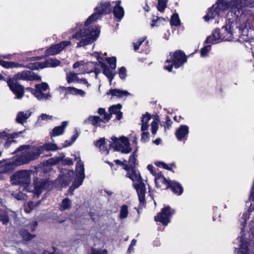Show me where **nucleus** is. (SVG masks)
Here are the masks:
<instances>
[{
	"instance_id": "f257e3e1",
	"label": "nucleus",
	"mask_w": 254,
	"mask_h": 254,
	"mask_svg": "<svg viewBox=\"0 0 254 254\" xmlns=\"http://www.w3.org/2000/svg\"><path fill=\"white\" fill-rule=\"evenodd\" d=\"M249 0H217L216 3L209 8L206 15L204 16L205 21L216 19L227 13L228 16L233 14H240L242 9L248 5Z\"/></svg>"
},
{
	"instance_id": "f03ea898",
	"label": "nucleus",
	"mask_w": 254,
	"mask_h": 254,
	"mask_svg": "<svg viewBox=\"0 0 254 254\" xmlns=\"http://www.w3.org/2000/svg\"><path fill=\"white\" fill-rule=\"evenodd\" d=\"M93 22L90 21L84 24L76 23V26L71 29L73 33L71 39L77 41L76 48H79L92 44L99 37L100 30L95 25L89 26Z\"/></svg>"
},
{
	"instance_id": "7ed1b4c3",
	"label": "nucleus",
	"mask_w": 254,
	"mask_h": 254,
	"mask_svg": "<svg viewBox=\"0 0 254 254\" xmlns=\"http://www.w3.org/2000/svg\"><path fill=\"white\" fill-rule=\"evenodd\" d=\"M237 12V14H233L232 18L229 17L225 24L220 29L221 36L223 41H231L235 39L237 36V31L244 32L249 27L250 23L248 18L244 15Z\"/></svg>"
},
{
	"instance_id": "20e7f679",
	"label": "nucleus",
	"mask_w": 254,
	"mask_h": 254,
	"mask_svg": "<svg viewBox=\"0 0 254 254\" xmlns=\"http://www.w3.org/2000/svg\"><path fill=\"white\" fill-rule=\"evenodd\" d=\"M124 169L127 172L126 177L133 182V186L136 190L139 200V206L142 207L145 203L146 188L140 173L134 168H129L127 165H125Z\"/></svg>"
},
{
	"instance_id": "39448f33",
	"label": "nucleus",
	"mask_w": 254,
	"mask_h": 254,
	"mask_svg": "<svg viewBox=\"0 0 254 254\" xmlns=\"http://www.w3.org/2000/svg\"><path fill=\"white\" fill-rule=\"evenodd\" d=\"M17 152H20V154L16 158L19 161L18 164L21 165L38 159L41 154L39 146L30 145L20 146L12 154Z\"/></svg>"
},
{
	"instance_id": "423d86ee",
	"label": "nucleus",
	"mask_w": 254,
	"mask_h": 254,
	"mask_svg": "<svg viewBox=\"0 0 254 254\" xmlns=\"http://www.w3.org/2000/svg\"><path fill=\"white\" fill-rule=\"evenodd\" d=\"M187 62V57L185 53L180 50L174 53H170L166 60L164 68L171 72L174 66L176 68H179Z\"/></svg>"
},
{
	"instance_id": "0eeeda50",
	"label": "nucleus",
	"mask_w": 254,
	"mask_h": 254,
	"mask_svg": "<svg viewBox=\"0 0 254 254\" xmlns=\"http://www.w3.org/2000/svg\"><path fill=\"white\" fill-rule=\"evenodd\" d=\"M95 56L97 59L98 60L101 64V67L103 69V74L108 78L110 80V84H112V81L114 78L116 74L115 69L116 68V58L114 57L111 58H107L106 61L109 64V65L105 64L101 62L100 60H103L102 58L100 57L99 53H95L93 54Z\"/></svg>"
},
{
	"instance_id": "6e6552de",
	"label": "nucleus",
	"mask_w": 254,
	"mask_h": 254,
	"mask_svg": "<svg viewBox=\"0 0 254 254\" xmlns=\"http://www.w3.org/2000/svg\"><path fill=\"white\" fill-rule=\"evenodd\" d=\"M109 143L110 148H114V150L125 154H128L131 151L128 139L124 136L119 138L112 136L109 140Z\"/></svg>"
},
{
	"instance_id": "1a4fd4ad",
	"label": "nucleus",
	"mask_w": 254,
	"mask_h": 254,
	"mask_svg": "<svg viewBox=\"0 0 254 254\" xmlns=\"http://www.w3.org/2000/svg\"><path fill=\"white\" fill-rule=\"evenodd\" d=\"M74 157L75 160L77 161L76 165V178L69 188V190L71 192L73 191L75 189L81 185L85 179L84 167L83 162L81 161L79 154H75Z\"/></svg>"
},
{
	"instance_id": "9d476101",
	"label": "nucleus",
	"mask_w": 254,
	"mask_h": 254,
	"mask_svg": "<svg viewBox=\"0 0 254 254\" xmlns=\"http://www.w3.org/2000/svg\"><path fill=\"white\" fill-rule=\"evenodd\" d=\"M49 85L46 82H42L37 84L35 88H27L26 90L31 92L39 101L49 100L51 97V94L49 92L44 93L49 89Z\"/></svg>"
},
{
	"instance_id": "9b49d317",
	"label": "nucleus",
	"mask_w": 254,
	"mask_h": 254,
	"mask_svg": "<svg viewBox=\"0 0 254 254\" xmlns=\"http://www.w3.org/2000/svg\"><path fill=\"white\" fill-rule=\"evenodd\" d=\"M30 170H21L15 173L11 177L12 183L23 186L24 189L28 190L27 187L31 182Z\"/></svg>"
},
{
	"instance_id": "f8f14e48",
	"label": "nucleus",
	"mask_w": 254,
	"mask_h": 254,
	"mask_svg": "<svg viewBox=\"0 0 254 254\" xmlns=\"http://www.w3.org/2000/svg\"><path fill=\"white\" fill-rule=\"evenodd\" d=\"M111 10V3L109 1L101 2L96 7V11L86 20V23H88L90 21H96L102 14H107L110 13Z\"/></svg>"
},
{
	"instance_id": "ddd939ff",
	"label": "nucleus",
	"mask_w": 254,
	"mask_h": 254,
	"mask_svg": "<svg viewBox=\"0 0 254 254\" xmlns=\"http://www.w3.org/2000/svg\"><path fill=\"white\" fill-rule=\"evenodd\" d=\"M175 211L174 209L167 206L164 207L154 218L157 222H161L163 225L166 226L171 221V218L175 213Z\"/></svg>"
},
{
	"instance_id": "4468645a",
	"label": "nucleus",
	"mask_w": 254,
	"mask_h": 254,
	"mask_svg": "<svg viewBox=\"0 0 254 254\" xmlns=\"http://www.w3.org/2000/svg\"><path fill=\"white\" fill-rule=\"evenodd\" d=\"M17 158L0 162V180L3 179L2 174H7L12 172L15 168L21 165L18 164Z\"/></svg>"
},
{
	"instance_id": "2eb2a0df",
	"label": "nucleus",
	"mask_w": 254,
	"mask_h": 254,
	"mask_svg": "<svg viewBox=\"0 0 254 254\" xmlns=\"http://www.w3.org/2000/svg\"><path fill=\"white\" fill-rule=\"evenodd\" d=\"M38 225V222L35 221L29 222L25 224V229L20 230L19 233L24 241H30L35 237V235L30 234L29 231H34Z\"/></svg>"
},
{
	"instance_id": "dca6fc26",
	"label": "nucleus",
	"mask_w": 254,
	"mask_h": 254,
	"mask_svg": "<svg viewBox=\"0 0 254 254\" xmlns=\"http://www.w3.org/2000/svg\"><path fill=\"white\" fill-rule=\"evenodd\" d=\"M7 83L11 91L16 95L15 98L21 99L24 93L23 87L12 78L8 79Z\"/></svg>"
},
{
	"instance_id": "f3484780",
	"label": "nucleus",
	"mask_w": 254,
	"mask_h": 254,
	"mask_svg": "<svg viewBox=\"0 0 254 254\" xmlns=\"http://www.w3.org/2000/svg\"><path fill=\"white\" fill-rule=\"evenodd\" d=\"M22 131L18 132H14L12 134H9L5 131H3L0 133V144L3 141H5L4 147L8 148L10 144L15 143V141L13 140L14 138H16L19 134L22 133ZM1 155V152L0 151V156Z\"/></svg>"
},
{
	"instance_id": "a211bd4d",
	"label": "nucleus",
	"mask_w": 254,
	"mask_h": 254,
	"mask_svg": "<svg viewBox=\"0 0 254 254\" xmlns=\"http://www.w3.org/2000/svg\"><path fill=\"white\" fill-rule=\"evenodd\" d=\"M17 79L23 80H41V77L35 74L34 72L30 70H24L18 72L15 75Z\"/></svg>"
},
{
	"instance_id": "6ab92c4d",
	"label": "nucleus",
	"mask_w": 254,
	"mask_h": 254,
	"mask_svg": "<svg viewBox=\"0 0 254 254\" xmlns=\"http://www.w3.org/2000/svg\"><path fill=\"white\" fill-rule=\"evenodd\" d=\"M237 241L239 244L238 248H235L234 254H250L246 237L242 235L238 239Z\"/></svg>"
},
{
	"instance_id": "aec40b11",
	"label": "nucleus",
	"mask_w": 254,
	"mask_h": 254,
	"mask_svg": "<svg viewBox=\"0 0 254 254\" xmlns=\"http://www.w3.org/2000/svg\"><path fill=\"white\" fill-rule=\"evenodd\" d=\"M70 44V41H64L58 44L53 45L46 51V55L49 56L57 54L61 52L64 48L68 46Z\"/></svg>"
},
{
	"instance_id": "412c9836",
	"label": "nucleus",
	"mask_w": 254,
	"mask_h": 254,
	"mask_svg": "<svg viewBox=\"0 0 254 254\" xmlns=\"http://www.w3.org/2000/svg\"><path fill=\"white\" fill-rule=\"evenodd\" d=\"M74 176V172L71 170H63L59 175L60 182L63 185H68L72 180Z\"/></svg>"
},
{
	"instance_id": "4be33fe9",
	"label": "nucleus",
	"mask_w": 254,
	"mask_h": 254,
	"mask_svg": "<svg viewBox=\"0 0 254 254\" xmlns=\"http://www.w3.org/2000/svg\"><path fill=\"white\" fill-rule=\"evenodd\" d=\"M189 133V127L185 125H181L175 132L176 137L178 141L187 140Z\"/></svg>"
},
{
	"instance_id": "5701e85b",
	"label": "nucleus",
	"mask_w": 254,
	"mask_h": 254,
	"mask_svg": "<svg viewBox=\"0 0 254 254\" xmlns=\"http://www.w3.org/2000/svg\"><path fill=\"white\" fill-rule=\"evenodd\" d=\"M221 41H223V40L222 36H221L220 29H216L210 36L206 38L205 43L215 44Z\"/></svg>"
},
{
	"instance_id": "b1692460",
	"label": "nucleus",
	"mask_w": 254,
	"mask_h": 254,
	"mask_svg": "<svg viewBox=\"0 0 254 254\" xmlns=\"http://www.w3.org/2000/svg\"><path fill=\"white\" fill-rule=\"evenodd\" d=\"M113 2L116 3L113 11L114 15L117 20L119 21L123 18L125 15L124 9L123 7L120 5L121 4V0H119L115 2L113 1Z\"/></svg>"
},
{
	"instance_id": "393cba45",
	"label": "nucleus",
	"mask_w": 254,
	"mask_h": 254,
	"mask_svg": "<svg viewBox=\"0 0 254 254\" xmlns=\"http://www.w3.org/2000/svg\"><path fill=\"white\" fill-rule=\"evenodd\" d=\"M50 182L47 181L39 180L34 183V193L38 196L44 189H48Z\"/></svg>"
},
{
	"instance_id": "a878e982",
	"label": "nucleus",
	"mask_w": 254,
	"mask_h": 254,
	"mask_svg": "<svg viewBox=\"0 0 254 254\" xmlns=\"http://www.w3.org/2000/svg\"><path fill=\"white\" fill-rule=\"evenodd\" d=\"M32 112L30 110L21 111L18 113L16 121L17 123L23 124L27 122V119L31 116Z\"/></svg>"
},
{
	"instance_id": "bb28decb",
	"label": "nucleus",
	"mask_w": 254,
	"mask_h": 254,
	"mask_svg": "<svg viewBox=\"0 0 254 254\" xmlns=\"http://www.w3.org/2000/svg\"><path fill=\"white\" fill-rule=\"evenodd\" d=\"M176 194L180 195L183 192V188L178 182L175 181H170L169 188Z\"/></svg>"
},
{
	"instance_id": "cd10ccee",
	"label": "nucleus",
	"mask_w": 254,
	"mask_h": 254,
	"mask_svg": "<svg viewBox=\"0 0 254 254\" xmlns=\"http://www.w3.org/2000/svg\"><path fill=\"white\" fill-rule=\"evenodd\" d=\"M107 94H110L112 97L116 96L119 98H123L125 96L132 95L131 94L129 93L127 90H120L118 89H110L107 93Z\"/></svg>"
},
{
	"instance_id": "c85d7f7f",
	"label": "nucleus",
	"mask_w": 254,
	"mask_h": 254,
	"mask_svg": "<svg viewBox=\"0 0 254 254\" xmlns=\"http://www.w3.org/2000/svg\"><path fill=\"white\" fill-rule=\"evenodd\" d=\"M155 185L157 187L161 188L164 186L168 188L170 185V181H168L162 175L158 174L155 179Z\"/></svg>"
},
{
	"instance_id": "c756f323",
	"label": "nucleus",
	"mask_w": 254,
	"mask_h": 254,
	"mask_svg": "<svg viewBox=\"0 0 254 254\" xmlns=\"http://www.w3.org/2000/svg\"><path fill=\"white\" fill-rule=\"evenodd\" d=\"M67 124V122L64 121L62 122L61 126L55 127L50 133L51 137L63 134Z\"/></svg>"
},
{
	"instance_id": "7c9ffc66",
	"label": "nucleus",
	"mask_w": 254,
	"mask_h": 254,
	"mask_svg": "<svg viewBox=\"0 0 254 254\" xmlns=\"http://www.w3.org/2000/svg\"><path fill=\"white\" fill-rule=\"evenodd\" d=\"M94 144L96 147L100 149V151L102 153L106 155L108 154L109 149L104 138H101L99 140H97L94 142Z\"/></svg>"
},
{
	"instance_id": "2f4dec72",
	"label": "nucleus",
	"mask_w": 254,
	"mask_h": 254,
	"mask_svg": "<svg viewBox=\"0 0 254 254\" xmlns=\"http://www.w3.org/2000/svg\"><path fill=\"white\" fill-rule=\"evenodd\" d=\"M122 108V105L120 104L113 105L110 107L109 109V111L111 116L112 114H115L116 115V119L118 120L121 119L122 117V113L120 111Z\"/></svg>"
},
{
	"instance_id": "473e14b6",
	"label": "nucleus",
	"mask_w": 254,
	"mask_h": 254,
	"mask_svg": "<svg viewBox=\"0 0 254 254\" xmlns=\"http://www.w3.org/2000/svg\"><path fill=\"white\" fill-rule=\"evenodd\" d=\"M60 64V61L54 58H50L47 60L45 62L42 63V65L40 66L41 68H43L46 67H56L59 65Z\"/></svg>"
},
{
	"instance_id": "72a5a7b5",
	"label": "nucleus",
	"mask_w": 254,
	"mask_h": 254,
	"mask_svg": "<svg viewBox=\"0 0 254 254\" xmlns=\"http://www.w3.org/2000/svg\"><path fill=\"white\" fill-rule=\"evenodd\" d=\"M41 154L45 151H56L59 149L57 144L53 143H47L43 144V145L39 146Z\"/></svg>"
},
{
	"instance_id": "f704fd0d",
	"label": "nucleus",
	"mask_w": 254,
	"mask_h": 254,
	"mask_svg": "<svg viewBox=\"0 0 254 254\" xmlns=\"http://www.w3.org/2000/svg\"><path fill=\"white\" fill-rule=\"evenodd\" d=\"M0 65L6 68H16L23 66L22 64H19L14 62H7L2 60H0Z\"/></svg>"
},
{
	"instance_id": "c9c22d12",
	"label": "nucleus",
	"mask_w": 254,
	"mask_h": 254,
	"mask_svg": "<svg viewBox=\"0 0 254 254\" xmlns=\"http://www.w3.org/2000/svg\"><path fill=\"white\" fill-rule=\"evenodd\" d=\"M71 206V201L68 198H65L63 200L60 205L59 209L61 211H64L69 209Z\"/></svg>"
},
{
	"instance_id": "e433bc0d",
	"label": "nucleus",
	"mask_w": 254,
	"mask_h": 254,
	"mask_svg": "<svg viewBox=\"0 0 254 254\" xmlns=\"http://www.w3.org/2000/svg\"><path fill=\"white\" fill-rule=\"evenodd\" d=\"M66 80L68 83L77 82L78 81L77 74L73 72H67L66 74Z\"/></svg>"
},
{
	"instance_id": "4c0bfd02",
	"label": "nucleus",
	"mask_w": 254,
	"mask_h": 254,
	"mask_svg": "<svg viewBox=\"0 0 254 254\" xmlns=\"http://www.w3.org/2000/svg\"><path fill=\"white\" fill-rule=\"evenodd\" d=\"M64 157V154H62L58 157L51 158L46 161V164L50 165H55L62 161Z\"/></svg>"
},
{
	"instance_id": "58836bf2",
	"label": "nucleus",
	"mask_w": 254,
	"mask_h": 254,
	"mask_svg": "<svg viewBox=\"0 0 254 254\" xmlns=\"http://www.w3.org/2000/svg\"><path fill=\"white\" fill-rule=\"evenodd\" d=\"M88 121L90 122L92 125L99 127H100L101 123H103V120L98 116H91L89 117Z\"/></svg>"
},
{
	"instance_id": "ea45409f",
	"label": "nucleus",
	"mask_w": 254,
	"mask_h": 254,
	"mask_svg": "<svg viewBox=\"0 0 254 254\" xmlns=\"http://www.w3.org/2000/svg\"><path fill=\"white\" fill-rule=\"evenodd\" d=\"M98 113L100 115H103V122L104 123H107L111 118V115L109 113H106L105 110L104 108H99Z\"/></svg>"
},
{
	"instance_id": "a19ab883",
	"label": "nucleus",
	"mask_w": 254,
	"mask_h": 254,
	"mask_svg": "<svg viewBox=\"0 0 254 254\" xmlns=\"http://www.w3.org/2000/svg\"><path fill=\"white\" fill-rule=\"evenodd\" d=\"M181 21L177 13H174L172 15L170 20V24L171 26H178L180 24Z\"/></svg>"
},
{
	"instance_id": "79ce46f5",
	"label": "nucleus",
	"mask_w": 254,
	"mask_h": 254,
	"mask_svg": "<svg viewBox=\"0 0 254 254\" xmlns=\"http://www.w3.org/2000/svg\"><path fill=\"white\" fill-rule=\"evenodd\" d=\"M128 214V208L126 205H123L121 207L119 217L121 219H125L127 217Z\"/></svg>"
},
{
	"instance_id": "37998d69",
	"label": "nucleus",
	"mask_w": 254,
	"mask_h": 254,
	"mask_svg": "<svg viewBox=\"0 0 254 254\" xmlns=\"http://www.w3.org/2000/svg\"><path fill=\"white\" fill-rule=\"evenodd\" d=\"M22 65L23 66H20L19 67H26L30 69L34 70L41 68L40 66L42 65V63H30L26 65Z\"/></svg>"
},
{
	"instance_id": "c03bdc74",
	"label": "nucleus",
	"mask_w": 254,
	"mask_h": 254,
	"mask_svg": "<svg viewBox=\"0 0 254 254\" xmlns=\"http://www.w3.org/2000/svg\"><path fill=\"white\" fill-rule=\"evenodd\" d=\"M2 221L3 224L6 225L8 221V217L7 213L3 210L0 209V221Z\"/></svg>"
},
{
	"instance_id": "a18cd8bd",
	"label": "nucleus",
	"mask_w": 254,
	"mask_h": 254,
	"mask_svg": "<svg viewBox=\"0 0 254 254\" xmlns=\"http://www.w3.org/2000/svg\"><path fill=\"white\" fill-rule=\"evenodd\" d=\"M136 151V150H134L133 153L129 157L128 162V164H127V165L128 166L129 168H134L136 161V157L137 156L135 154Z\"/></svg>"
},
{
	"instance_id": "49530a36",
	"label": "nucleus",
	"mask_w": 254,
	"mask_h": 254,
	"mask_svg": "<svg viewBox=\"0 0 254 254\" xmlns=\"http://www.w3.org/2000/svg\"><path fill=\"white\" fill-rule=\"evenodd\" d=\"M211 47L210 45H207L203 47L200 50V57L204 58L208 56Z\"/></svg>"
},
{
	"instance_id": "de8ad7c7",
	"label": "nucleus",
	"mask_w": 254,
	"mask_h": 254,
	"mask_svg": "<svg viewBox=\"0 0 254 254\" xmlns=\"http://www.w3.org/2000/svg\"><path fill=\"white\" fill-rule=\"evenodd\" d=\"M52 119L53 117L52 116L46 114H42L38 117L37 122L41 123L43 121H48L49 120H52Z\"/></svg>"
},
{
	"instance_id": "09e8293b",
	"label": "nucleus",
	"mask_w": 254,
	"mask_h": 254,
	"mask_svg": "<svg viewBox=\"0 0 254 254\" xmlns=\"http://www.w3.org/2000/svg\"><path fill=\"white\" fill-rule=\"evenodd\" d=\"M167 0H158V9L162 12L166 7Z\"/></svg>"
},
{
	"instance_id": "8fccbe9b",
	"label": "nucleus",
	"mask_w": 254,
	"mask_h": 254,
	"mask_svg": "<svg viewBox=\"0 0 254 254\" xmlns=\"http://www.w3.org/2000/svg\"><path fill=\"white\" fill-rule=\"evenodd\" d=\"M249 216H250L249 212H248V211H247L243 214L242 218H241L242 221L241 222V225H242V226L243 227H245V226L246 224L247 220L249 218Z\"/></svg>"
},
{
	"instance_id": "3c124183",
	"label": "nucleus",
	"mask_w": 254,
	"mask_h": 254,
	"mask_svg": "<svg viewBox=\"0 0 254 254\" xmlns=\"http://www.w3.org/2000/svg\"><path fill=\"white\" fill-rule=\"evenodd\" d=\"M91 254H108V251L105 249L101 250L92 248Z\"/></svg>"
},
{
	"instance_id": "603ef678",
	"label": "nucleus",
	"mask_w": 254,
	"mask_h": 254,
	"mask_svg": "<svg viewBox=\"0 0 254 254\" xmlns=\"http://www.w3.org/2000/svg\"><path fill=\"white\" fill-rule=\"evenodd\" d=\"M158 128V122L154 121L151 123V132L153 134H155Z\"/></svg>"
},
{
	"instance_id": "864d4df0",
	"label": "nucleus",
	"mask_w": 254,
	"mask_h": 254,
	"mask_svg": "<svg viewBox=\"0 0 254 254\" xmlns=\"http://www.w3.org/2000/svg\"><path fill=\"white\" fill-rule=\"evenodd\" d=\"M119 74L120 78L122 79H125L127 76V70L125 67H121L119 69Z\"/></svg>"
},
{
	"instance_id": "5fc2aeb1",
	"label": "nucleus",
	"mask_w": 254,
	"mask_h": 254,
	"mask_svg": "<svg viewBox=\"0 0 254 254\" xmlns=\"http://www.w3.org/2000/svg\"><path fill=\"white\" fill-rule=\"evenodd\" d=\"M145 38L142 37L139 39L136 42L133 44L134 50L135 51L139 49L140 46L142 44V43L145 41Z\"/></svg>"
},
{
	"instance_id": "6e6d98bb",
	"label": "nucleus",
	"mask_w": 254,
	"mask_h": 254,
	"mask_svg": "<svg viewBox=\"0 0 254 254\" xmlns=\"http://www.w3.org/2000/svg\"><path fill=\"white\" fill-rule=\"evenodd\" d=\"M155 164L159 167H162L163 168H164L167 170H172V169L170 167L168 166V164L163 162H155Z\"/></svg>"
},
{
	"instance_id": "4d7b16f0",
	"label": "nucleus",
	"mask_w": 254,
	"mask_h": 254,
	"mask_svg": "<svg viewBox=\"0 0 254 254\" xmlns=\"http://www.w3.org/2000/svg\"><path fill=\"white\" fill-rule=\"evenodd\" d=\"M14 197L17 200H25L26 196L22 192H18L13 194Z\"/></svg>"
},
{
	"instance_id": "13d9d810",
	"label": "nucleus",
	"mask_w": 254,
	"mask_h": 254,
	"mask_svg": "<svg viewBox=\"0 0 254 254\" xmlns=\"http://www.w3.org/2000/svg\"><path fill=\"white\" fill-rule=\"evenodd\" d=\"M149 139V133L148 131L142 132L141 141L143 142H147Z\"/></svg>"
},
{
	"instance_id": "bf43d9fd",
	"label": "nucleus",
	"mask_w": 254,
	"mask_h": 254,
	"mask_svg": "<svg viewBox=\"0 0 254 254\" xmlns=\"http://www.w3.org/2000/svg\"><path fill=\"white\" fill-rule=\"evenodd\" d=\"M77 89L73 87H67V91L66 94H72L76 95Z\"/></svg>"
},
{
	"instance_id": "052dcab7",
	"label": "nucleus",
	"mask_w": 254,
	"mask_h": 254,
	"mask_svg": "<svg viewBox=\"0 0 254 254\" xmlns=\"http://www.w3.org/2000/svg\"><path fill=\"white\" fill-rule=\"evenodd\" d=\"M162 19V18L159 17H156V19H155V18H153L152 19V22L151 24V26L152 27H154V26H159V23H160V21Z\"/></svg>"
},
{
	"instance_id": "680f3d73",
	"label": "nucleus",
	"mask_w": 254,
	"mask_h": 254,
	"mask_svg": "<svg viewBox=\"0 0 254 254\" xmlns=\"http://www.w3.org/2000/svg\"><path fill=\"white\" fill-rule=\"evenodd\" d=\"M150 119L151 118L148 115H143L142 117V124L148 125Z\"/></svg>"
},
{
	"instance_id": "e2e57ef3",
	"label": "nucleus",
	"mask_w": 254,
	"mask_h": 254,
	"mask_svg": "<svg viewBox=\"0 0 254 254\" xmlns=\"http://www.w3.org/2000/svg\"><path fill=\"white\" fill-rule=\"evenodd\" d=\"M172 121L171 120V119H170L169 118V117H166V121L165 123V125H164V127L165 128H169L172 125Z\"/></svg>"
},
{
	"instance_id": "0e129e2a",
	"label": "nucleus",
	"mask_w": 254,
	"mask_h": 254,
	"mask_svg": "<svg viewBox=\"0 0 254 254\" xmlns=\"http://www.w3.org/2000/svg\"><path fill=\"white\" fill-rule=\"evenodd\" d=\"M86 94V93L84 91L81 89H77L76 95H79L82 97H83L85 96Z\"/></svg>"
},
{
	"instance_id": "69168bd1",
	"label": "nucleus",
	"mask_w": 254,
	"mask_h": 254,
	"mask_svg": "<svg viewBox=\"0 0 254 254\" xmlns=\"http://www.w3.org/2000/svg\"><path fill=\"white\" fill-rule=\"evenodd\" d=\"M114 162L116 163V164H117L118 165L123 166L124 167V168L125 167V165H127V162L126 160L122 162L120 160H115L114 161Z\"/></svg>"
},
{
	"instance_id": "338daca9",
	"label": "nucleus",
	"mask_w": 254,
	"mask_h": 254,
	"mask_svg": "<svg viewBox=\"0 0 254 254\" xmlns=\"http://www.w3.org/2000/svg\"><path fill=\"white\" fill-rule=\"evenodd\" d=\"M77 82L85 84L87 85V87L89 86V84H88L87 81L84 78L79 79L78 78V81H77Z\"/></svg>"
},
{
	"instance_id": "774afa93",
	"label": "nucleus",
	"mask_w": 254,
	"mask_h": 254,
	"mask_svg": "<svg viewBox=\"0 0 254 254\" xmlns=\"http://www.w3.org/2000/svg\"><path fill=\"white\" fill-rule=\"evenodd\" d=\"M148 125L142 124L141 130L142 132L147 131V130H148Z\"/></svg>"
}]
</instances>
